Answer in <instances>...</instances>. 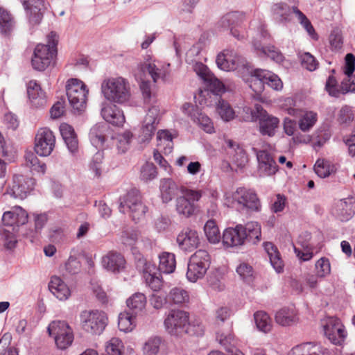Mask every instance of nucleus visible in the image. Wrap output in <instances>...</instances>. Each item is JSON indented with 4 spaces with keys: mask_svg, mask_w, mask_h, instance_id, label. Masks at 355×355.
Returning a JSON list of instances; mask_svg holds the SVG:
<instances>
[{
    "mask_svg": "<svg viewBox=\"0 0 355 355\" xmlns=\"http://www.w3.org/2000/svg\"><path fill=\"white\" fill-rule=\"evenodd\" d=\"M166 73V68L159 64H157L155 61L141 63L135 71L136 78L141 82L140 89L144 103L149 106L142 121L139 135L141 142L149 141L152 139L161 117L159 105L157 103L155 94L151 91V83L148 77H150L155 83L159 79L164 80Z\"/></svg>",
    "mask_w": 355,
    "mask_h": 355,
    "instance_id": "nucleus-1",
    "label": "nucleus"
},
{
    "mask_svg": "<svg viewBox=\"0 0 355 355\" xmlns=\"http://www.w3.org/2000/svg\"><path fill=\"white\" fill-rule=\"evenodd\" d=\"M261 225L257 222H249L245 226L238 225L235 228L226 229L223 234V243L227 247L256 244L261 240Z\"/></svg>",
    "mask_w": 355,
    "mask_h": 355,
    "instance_id": "nucleus-2",
    "label": "nucleus"
},
{
    "mask_svg": "<svg viewBox=\"0 0 355 355\" xmlns=\"http://www.w3.org/2000/svg\"><path fill=\"white\" fill-rule=\"evenodd\" d=\"M28 214L21 207H14L10 211L3 213L2 216L3 229L1 234L4 236L5 246L8 249L15 248L17 243L15 234L18 232L19 227L26 223Z\"/></svg>",
    "mask_w": 355,
    "mask_h": 355,
    "instance_id": "nucleus-3",
    "label": "nucleus"
},
{
    "mask_svg": "<svg viewBox=\"0 0 355 355\" xmlns=\"http://www.w3.org/2000/svg\"><path fill=\"white\" fill-rule=\"evenodd\" d=\"M49 44H37L31 60L33 68L37 71H44L51 63L56 53L57 35L51 32L49 35Z\"/></svg>",
    "mask_w": 355,
    "mask_h": 355,
    "instance_id": "nucleus-4",
    "label": "nucleus"
},
{
    "mask_svg": "<svg viewBox=\"0 0 355 355\" xmlns=\"http://www.w3.org/2000/svg\"><path fill=\"white\" fill-rule=\"evenodd\" d=\"M246 114H250L245 118V121H256L259 120V131L262 135L272 137L275 134L279 123L278 118L268 114L261 105L257 104L252 110L246 107L244 110Z\"/></svg>",
    "mask_w": 355,
    "mask_h": 355,
    "instance_id": "nucleus-5",
    "label": "nucleus"
},
{
    "mask_svg": "<svg viewBox=\"0 0 355 355\" xmlns=\"http://www.w3.org/2000/svg\"><path fill=\"white\" fill-rule=\"evenodd\" d=\"M250 74L248 80L250 87L256 93L261 92L266 84L275 90H280L283 87L281 79L274 73L261 69L254 70L248 69Z\"/></svg>",
    "mask_w": 355,
    "mask_h": 355,
    "instance_id": "nucleus-6",
    "label": "nucleus"
},
{
    "mask_svg": "<svg viewBox=\"0 0 355 355\" xmlns=\"http://www.w3.org/2000/svg\"><path fill=\"white\" fill-rule=\"evenodd\" d=\"M102 92L107 100L118 103H125L130 96L129 83L121 77L105 81L102 84Z\"/></svg>",
    "mask_w": 355,
    "mask_h": 355,
    "instance_id": "nucleus-7",
    "label": "nucleus"
},
{
    "mask_svg": "<svg viewBox=\"0 0 355 355\" xmlns=\"http://www.w3.org/2000/svg\"><path fill=\"white\" fill-rule=\"evenodd\" d=\"M189 319L188 312L180 309L171 310L164 321L165 329L171 336L181 338L187 334Z\"/></svg>",
    "mask_w": 355,
    "mask_h": 355,
    "instance_id": "nucleus-8",
    "label": "nucleus"
},
{
    "mask_svg": "<svg viewBox=\"0 0 355 355\" xmlns=\"http://www.w3.org/2000/svg\"><path fill=\"white\" fill-rule=\"evenodd\" d=\"M180 193L182 195L175 200L176 211L179 215L189 218L195 214L197 209L195 202L201 198L202 191L182 187L180 189Z\"/></svg>",
    "mask_w": 355,
    "mask_h": 355,
    "instance_id": "nucleus-9",
    "label": "nucleus"
},
{
    "mask_svg": "<svg viewBox=\"0 0 355 355\" xmlns=\"http://www.w3.org/2000/svg\"><path fill=\"white\" fill-rule=\"evenodd\" d=\"M210 264V257L205 250L196 251L189 259L187 277L189 281L196 282L206 274Z\"/></svg>",
    "mask_w": 355,
    "mask_h": 355,
    "instance_id": "nucleus-10",
    "label": "nucleus"
},
{
    "mask_svg": "<svg viewBox=\"0 0 355 355\" xmlns=\"http://www.w3.org/2000/svg\"><path fill=\"white\" fill-rule=\"evenodd\" d=\"M80 320L83 329L91 334L99 335L107 325V318L103 311L85 310L80 313Z\"/></svg>",
    "mask_w": 355,
    "mask_h": 355,
    "instance_id": "nucleus-11",
    "label": "nucleus"
},
{
    "mask_svg": "<svg viewBox=\"0 0 355 355\" xmlns=\"http://www.w3.org/2000/svg\"><path fill=\"white\" fill-rule=\"evenodd\" d=\"M119 211L122 213L130 212L132 219L135 222L144 217L147 207L142 203L138 190L132 189L126 194L120 202Z\"/></svg>",
    "mask_w": 355,
    "mask_h": 355,
    "instance_id": "nucleus-12",
    "label": "nucleus"
},
{
    "mask_svg": "<svg viewBox=\"0 0 355 355\" xmlns=\"http://www.w3.org/2000/svg\"><path fill=\"white\" fill-rule=\"evenodd\" d=\"M66 92L73 109L78 112L83 111L86 105L88 93L85 85L76 78H71L67 83Z\"/></svg>",
    "mask_w": 355,
    "mask_h": 355,
    "instance_id": "nucleus-13",
    "label": "nucleus"
},
{
    "mask_svg": "<svg viewBox=\"0 0 355 355\" xmlns=\"http://www.w3.org/2000/svg\"><path fill=\"white\" fill-rule=\"evenodd\" d=\"M47 331L54 338L58 347L61 349H67L73 340V331L65 321H53L49 324Z\"/></svg>",
    "mask_w": 355,
    "mask_h": 355,
    "instance_id": "nucleus-14",
    "label": "nucleus"
},
{
    "mask_svg": "<svg viewBox=\"0 0 355 355\" xmlns=\"http://www.w3.org/2000/svg\"><path fill=\"white\" fill-rule=\"evenodd\" d=\"M233 200L242 209L250 212L261 211V204L256 192L245 187L238 188L232 195Z\"/></svg>",
    "mask_w": 355,
    "mask_h": 355,
    "instance_id": "nucleus-15",
    "label": "nucleus"
},
{
    "mask_svg": "<svg viewBox=\"0 0 355 355\" xmlns=\"http://www.w3.org/2000/svg\"><path fill=\"white\" fill-rule=\"evenodd\" d=\"M55 138L53 132L47 128H40L35 139V150L42 157L49 156L53 151Z\"/></svg>",
    "mask_w": 355,
    "mask_h": 355,
    "instance_id": "nucleus-16",
    "label": "nucleus"
},
{
    "mask_svg": "<svg viewBox=\"0 0 355 355\" xmlns=\"http://www.w3.org/2000/svg\"><path fill=\"white\" fill-rule=\"evenodd\" d=\"M34 181L22 175L15 174L8 184L7 193L15 198L24 199L33 189Z\"/></svg>",
    "mask_w": 355,
    "mask_h": 355,
    "instance_id": "nucleus-17",
    "label": "nucleus"
},
{
    "mask_svg": "<svg viewBox=\"0 0 355 355\" xmlns=\"http://www.w3.org/2000/svg\"><path fill=\"white\" fill-rule=\"evenodd\" d=\"M243 19V15L239 12H231L223 15L217 23L219 31H230L232 35L238 40H242L244 36L240 35L236 29Z\"/></svg>",
    "mask_w": 355,
    "mask_h": 355,
    "instance_id": "nucleus-18",
    "label": "nucleus"
},
{
    "mask_svg": "<svg viewBox=\"0 0 355 355\" xmlns=\"http://www.w3.org/2000/svg\"><path fill=\"white\" fill-rule=\"evenodd\" d=\"M258 161V171L260 176H270L277 171V165L271 154L267 149L259 150L252 148Z\"/></svg>",
    "mask_w": 355,
    "mask_h": 355,
    "instance_id": "nucleus-19",
    "label": "nucleus"
},
{
    "mask_svg": "<svg viewBox=\"0 0 355 355\" xmlns=\"http://www.w3.org/2000/svg\"><path fill=\"white\" fill-rule=\"evenodd\" d=\"M31 25L40 24L45 10L44 0H20Z\"/></svg>",
    "mask_w": 355,
    "mask_h": 355,
    "instance_id": "nucleus-20",
    "label": "nucleus"
},
{
    "mask_svg": "<svg viewBox=\"0 0 355 355\" xmlns=\"http://www.w3.org/2000/svg\"><path fill=\"white\" fill-rule=\"evenodd\" d=\"M182 112L191 117V119L207 133L214 132V126L211 119L205 114L202 113L198 106L189 103H185L182 107Z\"/></svg>",
    "mask_w": 355,
    "mask_h": 355,
    "instance_id": "nucleus-21",
    "label": "nucleus"
},
{
    "mask_svg": "<svg viewBox=\"0 0 355 355\" xmlns=\"http://www.w3.org/2000/svg\"><path fill=\"white\" fill-rule=\"evenodd\" d=\"M216 64L219 69L230 71L238 69L240 67H247L248 64L240 56L233 55L229 51H225L217 55Z\"/></svg>",
    "mask_w": 355,
    "mask_h": 355,
    "instance_id": "nucleus-22",
    "label": "nucleus"
},
{
    "mask_svg": "<svg viewBox=\"0 0 355 355\" xmlns=\"http://www.w3.org/2000/svg\"><path fill=\"white\" fill-rule=\"evenodd\" d=\"M324 334L335 345H340L346 336L345 331L340 321L337 318H329L324 324Z\"/></svg>",
    "mask_w": 355,
    "mask_h": 355,
    "instance_id": "nucleus-23",
    "label": "nucleus"
},
{
    "mask_svg": "<svg viewBox=\"0 0 355 355\" xmlns=\"http://www.w3.org/2000/svg\"><path fill=\"white\" fill-rule=\"evenodd\" d=\"M225 142L228 148L227 154L232 162L238 168H244L248 162V157L243 147L232 139H225Z\"/></svg>",
    "mask_w": 355,
    "mask_h": 355,
    "instance_id": "nucleus-24",
    "label": "nucleus"
},
{
    "mask_svg": "<svg viewBox=\"0 0 355 355\" xmlns=\"http://www.w3.org/2000/svg\"><path fill=\"white\" fill-rule=\"evenodd\" d=\"M207 91L200 92V96L205 97V104L207 106L212 105V102L220 99V94L224 92L225 88L223 84L211 74L210 79H207Z\"/></svg>",
    "mask_w": 355,
    "mask_h": 355,
    "instance_id": "nucleus-25",
    "label": "nucleus"
},
{
    "mask_svg": "<svg viewBox=\"0 0 355 355\" xmlns=\"http://www.w3.org/2000/svg\"><path fill=\"white\" fill-rule=\"evenodd\" d=\"M101 264L108 271L120 272L125 268V260L121 253L110 251L102 257Z\"/></svg>",
    "mask_w": 355,
    "mask_h": 355,
    "instance_id": "nucleus-26",
    "label": "nucleus"
},
{
    "mask_svg": "<svg viewBox=\"0 0 355 355\" xmlns=\"http://www.w3.org/2000/svg\"><path fill=\"white\" fill-rule=\"evenodd\" d=\"M177 243L184 251H192L197 248L200 241L198 232L189 228L183 230L177 236Z\"/></svg>",
    "mask_w": 355,
    "mask_h": 355,
    "instance_id": "nucleus-27",
    "label": "nucleus"
},
{
    "mask_svg": "<svg viewBox=\"0 0 355 355\" xmlns=\"http://www.w3.org/2000/svg\"><path fill=\"white\" fill-rule=\"evenodd\" d=\"M178 184L171 178H163L159 182L160 198L164 203L171 201L180 192Z\"/></svg>",
    "mask_w": 355,
    "mask_h": 355,
    "instance_id": "nucleus-28",
    "label": "nucleus"
},
{
    "mask_svg": "<svg viewBox=\"0 0 355 355\" xmlns=\"http://www.w3.org/2000/svg\"><path fill=\"white\" fill-rule=\"evenodd\" d=\"M110 134V130L106 123H97L90 130L89 137L91 144L96 148L103 146V144Z\"/></svg>",
    "mask_w": 355,
    "mask_h": 355,
    "instance_id": "nucleus-29",
    "label": "nucleus"
},
{
    "mask_svg": "<svg viewBox=\"0 0 355 355\" xmlns=\"http://www.w3.org/2000/svg\"><path fill=\"white\" fill-rule=\"evenodd\" d=\"M271 12L275 21L279 24H286L291 20L293 7L286 3H277L272 6Z\"/></svg>",
    "mask_w": 355,
    "mask_h": 355,
    "instance_id": "nucleus-30",
    "label": "nucleus"
},
{
    "mask_svg": "<svg viewBox=\"0 0 355 355\" xmlns=\"http://www.w3.org/2000/svg\"><path fill=\"white\" fill-rule=\"evenodd\" d=\"M27 94L33 105L43 107L46 103L45 93L35 80H30L27 85Z\"/></svg>",
    "mask_w": 355,
    "mask_h": 355,
    "instance_id": "nucleus-31",
    "label": "nucleus"
},
{
    "mask_svg": "<svg viewBox=\"0 0 355 355\" xmlns=\"http://www.w3.org/2000/svg\"><path fill=\"white\" fill-rule=\"evenodd\" d=\"M101 115L107 122L114 125H121L125 121L122 111L114 105L103 107L101 109Z\"/></svg>",
    "mask_w": 355,
    "mask_h": 355,
    "instance_id": "nucleus-32",
    "label": "nucleus"
},
{
    "mask_svg": "<svg viewBox=\"0 0 355 355\" xmlns=\"http://www.w3.org/2000/svg\"><path fill=\"white\" fill-rule=\"evenodd\" d=\"M50 291L60 300H67L71 294L67 285L58 277H53L49 284Z\"/></svg>",
    "mask_w": 355,
    "mask_h": 355,
    "instance_id": "nucleus-33",
    "label": "nucleus"
},
{
    "mask_svg": "<svg viewBox=\"0 0 355 355\" xmlns=\"http://www.w3.org/2000/svg\"><path fill=\"white\" fill-rule=\"evenodd\" d=\"M252 45L257 54L263 58L267 56L277 62H281L284 60L283 55L274 46H263L259 42L254 40Z\"/></svg>",
    "mask_w": 355,
    "mask_h": 355,
    "instance_id": "nucleus-34",
    "label": "nucleus"
},
{
    "mask_svg": "<svg viewBox=\"0 0 355 355\" xmlns=\"http://www.w3.org/2000/svg\"><path fill=\"white\" fill-rule=\"evenodd\" d=\"M60 134L69 150L73 153L78 149V139L72 126L62 123L60 126Z\"/></svg>",
    "mask_w": 355,
    "mask_h": 355,
    "instance_id": "nucleus-35",
    "label": "nucleus"
},
{
    "mask_svg": "<svg viewBox=\"0 0 355 355\" xmlns=\"http://www.w3.org/2000/svg\"><path fill=\"white\" fill-rule=\"evenodd\" d=\"M288 355H324V350L318 344L305 343L294 347Z\"/></svg>",
    "mask_w": 355,
    "mask_h": 355,
    "instance_id": "nucleus-36",
    "label": "nucleus"
},
{
    "mask_svg": "<svg viewBox=\"0 0 355 355\" xmlns=\"http://www.w3.org/2000/svg\"><path fill=\"white\" fill-rule=\"evenodd\" d=\"M158 269L161 272L171 274L174 272L176 266L175 254L163 252L159 255Z\"/></svg>",
    "mask_w": 355,
    "mask_h": 355,
    "instance_id": "nucleus-37",
    "label": "nucleus"
},
{
    "mask_svg": "<svg viewBox=\"0 0 355 355\" xmlns=\"http://www.w3.org/2000/svg\"><path fill=\"white\" fill-rule=\"evenodd\" d=\"M157 147L164 154H170L173 148V136L166 130H160L157 134Z\"/></svg>",
    "mask_w": 355,
    "mask_h": 355,
    "instance_id": "nucleus-38",
    "label": "nucleus"
},
{
    "mask_svg": "<svg viewBox=\"0 0 355 355\" xmlns=\"http://www.w3.org/2000/svg\"><path fill=\"white\" fill-rule=\"evenodd\" d=\"M15 21L12 14L6 9L0 7V32L1 34L8 35L13 29Z\"/></svg>",
    "mask_w": 355,
    "mask_h": 355,
    "instance_id": "nucleus-39",
    "label": "nucleus"
},
{
    "mask_svg": "<svg viewBox=\"0 0 355 355\" xmlns=\"http://www.w3.org/2000/svg\"><path fill=\"white\" fill-rule=\"evenodd\" d=\"M276 322L282 326H289L296 320V313L293 309L283 308L275 314Z\"/></svg>",
    "mask_w": 355,
    "mask_h": 355,
    "instance_id": "nucleus-40",
    "label": "nucleus"
},
{
    "mask_svg": "<svg viewBox=\"0 0 355 355\" xmlns=\"http://www.w3.org/2000/svg\"><path fill=\"white\" fill-rule=\"evenodd\" d=\"M25 165L32 171L44 174L46 164L40 162L36 155L31 150H27L24 154Z\"/></svg>",
    "mask_w": 355,
    "mask_h": 355,
    "instance_id": "nucleus-41",
    "label": "nucleus"
},
{
    "mask_svg": "<svg viewBox=\"0 0 355 355\" xmlns=\"http://www.w3.org/2000/svg\"><path fill=\"white\" fill-rule=\"evenodd\" d=\"M265 249L269 257L270 262L276 272L278 273L282 272L283 263L277 248L271 243H267L265 245Z\"/></svg>",
    "mask_w": 355,
    "mask_h": 355,
    "instance_id": "nucleus-42",
    "label": "nucleus"
},
{
    "mask_svg": "<svg viewBox=\"0 0 355 355\" xmlns=\"http://www.w3.org/2000/svg\"><path fill=\"white\" fill-rule=\"evenodd\" d=\"M236 272L239 278L247 284H251L255 278L253 268L245 262L241 263L236 267Z\"/></svg>",
    "mask_w": 355,
    "mask_h": 355,
    "instance_id": "nucleus-43",
    "label": "nucleus"
},
{
    "mask_svg": "<svg viewBox=\"0 0 355 355\" xmlns=\"http://www.w3.org/2000/svg\"><path fill=\"white\" fill-rule=\"evenodd\" d=\"M126 303L131 313L136 315L145 307L146 298L143 293H137L128 299Z\"/></svg>",
    "mask_w": 355,
    "mask_h": 355,
    "instance_id": "nucleus-44",
    "label": "nucleus"
},
{
    "mask_svg": "<svg viewBox=\"0 0 355 355\" xmlns=\"http://www.w3.org/2000/svg\"><path fill=\"white\" fill-rule=\"evenodd\" d=\"M216 111L225 121H229L234 118V111L230 105L223 99L220 98L214 101Z\"/></svg>",
    "mask_w": 355,
    "mask_h": 355,
    "instance_id": "nucleus-45",
    "label": "nucleus"
},
{
    "mask_svg": "<svg viewBox=\"0 0 355 355\" xmlns=\"http://www.w3.org/2000/svg\"><path fill=\"white\" fill-rule=\"evenodd\" d=\"M254 318L257 329L264 333H268L272 329V320L268 313L264 311H257L254 314Z\"/></svg>",
    "mask_w": 355,
    "mask_h": 355,
    "instance_id": "nucleus-46",
    "label": "nucleus"
},
{
    "mask_svg": "<svg viewBox=\"0 0 355 355\" xmlns=\"http://www.w3.org/2000/svg\"><path fill=\"white\" fill-rule=\"evenodd\" d=\"M205 234L207 240L211 243H218L220 240V234L216 221L210 219L204 226Z\"/></svg>",
    "mask_w": 355,
    "mask_h": 355,
    "instance_id": "nucleus-47",
    "label": "nucleus"
},
{
    "mask_svg": "<svg viewBox=\"0 0 355 355\" xmlns=\"http://www.w3.org/2000/svg\"><path fill=\"white\" fill-rule=\"evenodd\" d=\"M168 298L175 304H182L189 302V295L186 290L175 287L170 291Z\"/></svg>",
    "mask_w": 355,
    "mask_h": 355,
    "instance_id": "nucleus-48",
    "label": "nucleus"
},
{
    "mask_svg": "<svg viewBox=\"0 0 355 355\" xmlns=\"http://www.w3.org/2000/svg\"><path fill=\"white\" fill-rule=\"evenodd\" d=\"M336 214L342 221L349 220L353 216L352 205L345 200H340L336 205Z\"/></svg>",
    "mask_w": 355,
    "mask_h": 355,
    "instance_id": "nucleus-49",
    "label": "nucleus"
},
{
    "mask_svg": "<svg viewBox=\"0 0 355 355\" xmlns=\"http://www.w3.org/2000/svg\"><path fill=\"white\" fill-rule=\"evenodd\" d=\"M300 119L299 121V127L303 132L309 131L317 121V114L312 111L305 112L302 114L301 110Z\"/></svg>",
    "mask_w": 355,
    "mask_h": 355,
    "instance_id": "nucleus-50",
    "label": "nucleus"
},
{
    "mask_svg": "<svg viewBox=\"0 0 355 355\" xmlns=\"http://www.w3.org/2000/svg\"><path fill=\"white\" fill-rule=\"evenodd\" d=\"M293 12L295 16L297 17L299 23L303 26V28L306 31L308 34L312 37L313 39H317V35L315 34V29L313 27L311 21L306 17V16L301 12L297 7H293Z\"/></svg>",
    "mask_w": 355,
    "mask_h": 355,
    "instance_id": "nucleus-51",
    "label": "nucleus"
},
{
    "mask_svg": "<svg viewBox=\"0 0 355 355\" xmlns=\"http://www.w3.org/2000/svg\"><path fill=\"white\" fill-rule=\"evenodd\" d=\"M133 135L130 131H125L116 137V146L119 153H124L129 148Z\"/></svg>",
    "mask_w": 355,
    "mask_h": 355,
    "instance_id": "nucleus-52",
    "label": "nucleus"
},
{
    "mask_svg": "<svg viewBox=\"0 0 355 355\" xmlns=\"http://www.w3.org/2000/svg\"><path fill=\"white\" fill-rule=\"evenodd\" d=\"M134 314L132 313H120L118 320V326L120 331L124 332L132 331L134 327Z\"/></svg>",
    "mask_w": 355,
    "mask_h": 355,
    "instance_id": "nucleus-53",
    "label": "nucleus"
},
{
    "mask_svg": "<svg viewBox=\"0 0 355 355\" xmlns=\"http://www.w3.org/2000/svg\"><path fill=\"white\" fill-rule=\"evenodd\" d=\"M135 265L137 269L143 273V276L156 270L155 266L148 261L141 254L135 255Z\"/></svg>",
    "mask_w": 355,
    "mask_h": 355,
    "instance_id": "nucleus-54",
    "label": "nucleus"
},
{
    "mask_svg": "<svg viewBox=\"0 0 355 355\" xmlns=\"http://www.w3.org/2000/svg\"><path fill=\"white\" fill-rule=\"evenodd\" d=\"M161 338L153 337L149 338L143 347V353L144 355H157L159 351Z\"/></svg>",
    "mask_w": 355,
    "mask_h": 355,
    "instance_id": "nucleus-55",
    "label": "nucleus"
},
{
    "mask_svg": "<svg viewBox=\"0 0 355 355\" xmlns=\"http://www.w3.org/2000/svg\"><path fill=\"white\" fill-rule=\"evenodd\" d=\"M325 89L328 94L334 97H338L342 92V82L338 85L336 78L334 76H329L326 81Z\"/></svg>",
    "mask_w": 355,
    "mask_h": 355,
    "instance_id": "nucleus-56",
    "label": "nucleus"
},
{
    "mask_svg": "<svg viewBox=\"0 0 355 355\" xmlns=\"http://www.w3.org/2000/svg\"><path fill=\"white\" fill-rule=\"evenodd\" d=\"M139 233L135 230H125L121 232V243L129 247L134 245L138 241Z\"/></svg>",
    "mask_w": 355,
    "mask_h": 355,
    "instance_id": "nucleus-57",
    "label": "nucleus"
},
{
    "mask_svg": "<svg viewBox=\"0 0 355 355\" xmlns=\"http://www.w3.org/2000/svg\"><path fill=\"white\" fill-rule=\"evenodd\" d=\"M157 172L156 166L153 163L146 162L144 164L140 173V178L145 182L153 180L157 177Z\"/></svg>",
    "mask_w": 355,
    "mask_h": 355,
    "instance_id": "nucleus-58",
    "label": "nucleus"
},
{
    "mask_svg": "<svg viewBox=\"0 0 355 355\" xmlns=\"http://www.w3.org/2000/svg\"><path fill=\"white\" fill-rule=\"evenodd\" d=\"M103 157V151L98 150L93 156L92 162H90L89 168L96 177H99L101 175Z\"/></svg>",
    "mask_w": 355,
    "mask_h": 355,
    "instance_id": "nucleus-59",
    "label": "nucleus"
},
{
    "mask_svg": "<svg viewBox=\"0 0 355 355\" xmlns=\"http://www.w3.org/2000/svg\"><path fill=\"white\" fill-rule=\"evenodd\" d=\"M315 270L317 276L324 277L331 272V266L328 259L325 257L320 258L315 263Z\"/></svg>",
    "mask_w": 355,
    "mask_h": 355,
    "instance_id": "nucleus-60",
    "label": "nucleus"
},
{
    "mask_svg": "<svg viewBox=\"0 0 355 355\" xmlns=\"http://www.w3.org/2000/svg\"><path fill=\"white\" fill-rule=\"evenodd\" d=\"M146 284L153 291H158L162 287V280L158 276L155 275V271L148 272L144 275Z\"/></svg>",
    "mask_w": 355,
    "mask_h": 355,
    "instance_id": "nucleus-61",
    "label": "nucleus"
},
{
    "mask_svg": "<svg viewBox=\"0 0 355 355\" xmlns=\"http://www.w3.org/2000/svg\"><path fill=\"white\" fill-rule=\"evenodd\" d=\"M302 67L307 70L312 71L317 69L318 62L315 58L309 53H303L300 55Z\"/></svg>",
    "mask_w": 355,
    "mask_h": 355,
    "instance_id": "nucleus-62",
    "label": "nucleus"
},
{
    "mask_svg": "<svg viewBox=\"0 0 355 355\" xmlns=\"http://www.w3.org/2000/svg\"><path fill=\"white\" fill-rule=\"evenodd\" d=\"M121 347V341L116 338H112L106 345L105 355H122Z\"/></svg>",
    "mask_w": 355,
    "mask_h": 355,
    "instance_id": "nucleus-63",
    "label": "nucleus"
},
{
    "mask_svg": "<svg viewBox=\"0 0 355 355\" xmlns=\"http://www.w3.org/2000/svg\"><path fill=\"white\" fill-rule=\"evenodd\" d=\"M342 92L345 94L349 92H355V75L345 76L342 80Z\"/></svg>",
    "mask_w": 355,
    "mask_h": 355,
    "instance_id": "nucleus-64",
    "label": "nucleus"
}]
</instances>
